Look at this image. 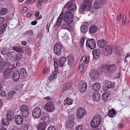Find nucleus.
<instances>
[{"label": "nucleus", "mask_w": 130, "mask_h": 130, "mask_svg": "<svg viewBox=\"0 0 130 130\" xmlns=\"http://www.w3.org/2000/svg\"><path fill=\"white\" fill-rule=\"evenodd\" d=\"M84 1L78 10L80 13H82L85 11H90L91 10L92 8L91 0H84Z\"/></svg>", "instance_id": "1"}, {"label": "nucleus", "mask_w": 130, "mask_h": 130, "mask_svg": "<svg viewBox=\"0 0 130 130\" xmlns=\"http://www.w3.org/2000/svg\"><path fill=\"white\" fill-rule=\"evenodd\" d=\"M74 0H72L69 1L64 6L65 8H68V11L72 12L75 11L77 8L76 5L74 3Z\"/></svg>", "instance_id": "2"}, {"label": "nucleus", "mask_w": 130, "mask_h": 130, "mask_svg": "<svg viewBox=\"0 0 130 130\" xmlns=\"http://www.w3.org/2000/svg\"><path fill=\"white\" fill-rule=\"evenodd\" d=\"M101 120L100 115H98L96 117H94L91 122V126L93 128H96L99 125Z\"/></svg>", "instance_id": "3"}, {"label": "nucleus", "mask_w": 130, "mask_h": 130, "mask_svg": "<svg viewBox=\"0 0 130 130\" xmlns=\"http://www.w3.org/2000/svg\"><path fill=\"white\" fill-rule=\"evenodd\" d=\"M62 46L60 43H57L54 45V53L57 56H59L61 54V49Z\"/></svg>", "instance_id": "4"}, {"label": "nucleus", "mask_w": 130, "mask_h": 130, "mask_svg": "<svg viewBox=\"0 0 130 130\" xmlns=\"http://www.w3.org/2000/svg\"><path fill=\"white\" fill-rule=\"evenodd\" d=\"M20 109L23 117L24 118L27 117L29 113L28 107L27 106L23 105L21 106Z\"/></svg>", "instance_id": "5"}, {"label": "nucleus", "mask_w": 130, "mask_h": 130, "mask_svg": "<svg viewBox=\"0 0 130 130\" xmlns=\"http://www.w3.org/2000/svg\"><path fill=\"white\" fill-rule=\"evenodd\" d=\"M13 73V69L12 68H7L4 72V76L6 79L10 78L12 75Z\"/></svg>", "instance_id": "6"}, {"label": "nucleus", "mask_w": 130, "mask_h": 130, "mask_svg": "<svg viewBox=\"0 0 130 130\" xmlns=\"http://www.w3.org/2000/svg\"><path fill=\"white\" fill-rule=\"evenodd\" d=\"M113 50L112 45H108L105 47L103 54L105 56H108L112 53Z\"/></svg>", "instance_id": "7"}, {"label": "nucleus", "mask_w": 130, "mask_h": 130, "mask_svg": "<svg viewBox=\"0 0 130 130\" xmlns=\"http://www.w3.org/2000/svg\"><path fill=\"white\" fill-rule=\"evenodd\" d=\"M32 115L33 117L36 118H39L41 115V109L39 107H36L33 110L32 112Z\"/></svg>", "instance_id": "8"}, {"label": "nucleus", "mask_w": 130, "mask_h": 130, "mask_svg": "<svg viewBox=\"0 0 130 130\" xmlns=\"http://www.w3.org/2000/svg\"><path fill=\"white\" fill-rule=\"evenodd\" d=\"M45 108L48 111L52 112L55 110V107L53 102L50 101L46 104Z\"/></svg>", "instance_id": "9"}, {"label": "nucleus", "mask_w": 130, "mask_h": 130, "mask_svg": "<svg viewBox=\"0 0 130 130\" xmlns=\"http://www.w3.org/2000/svg\"><path fill=\"white\" fill-rule=\"evenodd\" d=\"M86 45L91 49H94L96 46L95 41L93 39H89L86 42Z\"/></svg>", "instance_id": "10"}, {"label": "nucleus", "mask_w": 130, "mask_h": 130, "mask_svg": "<svg viewBox=\"0 0 130 130\" xmlns=\"http://www.w3.org/2000/svg\"><path fill=\"white\" fill-rule=\"evenodd\" d=\"M85 113V109L82 108H79L77 110L76 117L78 119H80L84 116Z\"/></svg>", "instance_id": "11"}, {"label": "nucleus", "mask_w": 130, "mask_h": 130, "mask_svg": "<svg viewBox=\"0 0 130 130\" xmlns=\"http://www.w3.org/2000/svg\"><path fill=\"white\" fill-rule=\"evenodd\" d=\"M116 66L115 64L107 66V73L111 74L115 72L116 69Z\"/></svg>", "instance_id": "12"}, {"label": "nucleus", "mask_w": 130, "mask_h": 130, "mask_svg": "<svg viewBox=\"0 0 130 130\" xmlns=\"http://www.w3.org/2000/svg\"><path fill=\"white\" fill-rule=\"evenodd\" d=\"M67 59L69 65L72 66L74 65L75 59L72 54H70L68 55L67 57Z\"/></svg>", "instance_id": "13"}, {"label": "nucleus", "mask_w": 130, "mask_h": 130, "mask_svg": "<svg viewBox=\"0 0 130 130\" xmlns=\"http://www.w3.org/2000/svg\"><path fill=\"white\" fill-rule=\"evenodd\" d=\"M16 124L18 125L21 124L23 122V119L22 116L20 115L16 116L14 117Z\"/></svg>", "instance_id": "14"}, {"label": "nucleus", "mask_w": 130, "mask_h": 130, "mask_svg": "<svg viewBox=\"0 0 130 130\" xmlns=\"http://www.w3.org/2000/svg\"><path fill=\"white\" fill-rule=\"evenodd\" d=\"M101 51L99 49H95L93 50L92 52V54L93 58L96 59H98L101 55Z\"/></svg>", "instance_id": "15"}, {"label": "nucleus", "mask_w": 130, "mask_h": 130, "mask_svg": "<svg viewBox=\"0 0 130 130\" xmlns=\"http://www.w3.org/2000/svg\"><path fill=\"white\" fill-rule=\"evenodd\" d=\"M12 78L14 81L17 82L18 81L20 76L19 72L17 70H15L13 72V74Z\"/></svg>", "instance_id": "16"}, {"label": "nucleus", "mask_w": 130, "mask_h": 130, "mask_svg": "<svg viewBox=\"0 0 130 130\" xmlns=\"http://www.w3.org/2000/svg\"><path fill=\"white\" fill-rule=\"evenodd\" d=\"M89 24L88 22H86L83 23V25L81 27V32L83 34L86 33L87 31L88 28Z\"/></svg>", "instance_id": "17"}, {"label": "nucleus", "mask_w": 130, "mask_h": 130, "mask_svg": "<svg viewBox=\"0 0 130 130\" xmlns=\"http://www.w3.org/2000/svg\"><path fill=\"white\" fill-rule=\"evenodd\" d=\"M114 84L113 82H106L104 86L103 90L104 91H106L107 89L114 86Z\"/></svg>", "instance_id": "18"}, {"label": "nucleus", "mask_w": 130, "mask_h": 130, "mask_svg": "<svg viewBox=\"0 0 130 130\" xmlns=\"http://www.w3.org/2000/svg\"><path fill=\"white\" fill-rule=\"evenodd\" d=\"M58 73H59L58 71H54L48 76V79L51 81L55 79L56 78L57 75Z\"/></svg>", "instance_id": "19"}, {"label": "nucleus", "mask_w": 130, "mask_h": 130, "mask_svg": "<svg viewBox=\"0 0 130 130\" xmlns=\"http://www.w3.org/2000/svg\"><path fill=\"white\" fill-rule=\"evenodd\" d=\"M19 73L20 76L23 79H25L27 75L26 69L24 68H22L20 69Z\"/></svg>", "instance_id": "20"}, {"label": "nucleus", "mask_w": 130, "mask_h": 130, "mask_svg": "<svg viewBox=\"0 0 130 130\" xmlns=\"http://www.w3.org/2000/svg\"><path fill=\"white\" fill-rule=\"evenodd\" d=\"M74 125V122H71L67 121L66 122L65 127L68 130H72Z\"/></svg>", "instance_id": "21"}, {"label": "nucleus", "mask_w": 130, "mask_h": 130, "mask_svg": "<svg viewBox=\"0 0 130 130\" xmlns=\"http://www.w3.org/2000/svg\"><path fill=\"white\" fill-rule=\"evenodd\" d=\"M87 84L85 82L83 83L81 85L80 84L79 86V89L80 92L83 93L85 92L87 88Z\"/></svg>", "instance_id": "22"}, {"label": "nucleus", "mask_w": 130, "mask_h": 130, "mask_svg": "<svg viewBox=\"0 0 130 130\" xmlns=\"http://www.w3.org/2000/svg\"><path fill=\"white\" fill-rule=\"evenodd\" d=\"M14 112L12 110H8L7 113L6 117L8 120L10 121L12 120L14 117Z\"/></svg>", "instance_id": "23"}, {"label": "nucleus", "mask_w": 130, "mask_h": 130, "mask_svg": "<svg viewBox=\"0 0 130 130\" xmlns=\"http://www.w3.org/2000/svg\"><path fill=\"white\" fill-rule=\"evenodd\" d=\"M97 44L100 48H103L106 45V42L105 40L102 39L98 41L97 42Z\"/></svg>", "instance_id": "24"}, {"label": "nucleus", "mask_w": 130, "mask_h": 130, "mask_svg": "<svg viewBox=\"0 0 130 130\" xmlns=\"http://www.w3.org/2000/svg\"><path fill=\"white\" fill-rule=\"evenodd\" d=\"M46 126L47 124L46 123L41 122L38 126L37 129L38 130H45Z\"/></svg>", "instance_id": "25"}, {"label": "nucleus", "mask_w": 130, "mask_h": 130, "mask_svg": "<svg viewBox=\"0 0 130 130\" xmlns=\"http://www.w3.org/2000/svg\"><path fill=\"white\" fill-rule=\"evenodd\" d=\"M12 48L13 50L18 53H22L23 52V49L18 46H13Z\"/></svg>", "instance_id": "26"}, {"label": "nucleus", "mask_w": 130, "mask_h": 130, "mask_svg": "<svg viewBox=\"0 0 130 130\" xmlns=\"http://www.w3.org/2000/svg\"><path fill=\"white\" fill-rule=\"evenodd\" d=\"M92 86L93 90L95 91H98L100 90V88L101 85L100 83L96 82L93 84L92 85Z\"/></svg>", "instance_id": "27"}, {"label": "nucleus", "mask_w": 130, "mask_h": 130, "mask_svg": "<svg viewBox=\"0 0 130 130\" xmlns=\"http://www.w3.org/2000/svg\"><path fill=\"white\" fill-rule=\"evenodd\" d=\"M107 66L106 64H103L99 67V70L100 71L106 72L107 73Z\"/></svg>", "instance_id": "28"}, {"label": "nucleus", "mask_w": 130, "mask_h": 130, "mask_svg": "<svg viewBox=\"0 0 130 130\" xmlns=\"http://www.w3.org/2000/svg\"><path fill=\"white\" fill-rule=\"evenodd\" d=\"M70 24L67 23H64L60 26V28L61 29H66L69 31L70 30Z\"/></svg>", "instance_id": "29"}, {"label": "nucleus", "mask_w": 130, "mask_h": 130, "mask_svg": "<svg viewBox=\"0 0 130 130\" xmlns=\"http://www.w3.org/2000/svg\"><path fill=\"white\" fill-rule=\"evenodd\" d=\"M116 110L113 108L112 109V110L110 109L108 112V116L112 118L114 116L116 115Z\"/></svg>", "instance_id": "30"}, {"label": "nucleus", "mask_w": 130, "mask_h": 130, "mask_svg": "<svg viewBox=\"0 0 130 130\" xmlns=\"http://www.w3.org/2000/svg\"><path fill=\"white\" fill-rule=\"evenodd\" d=\"M66 58L62 57L60 58L59 60V66L61 67H62L65 66L64 63L66 61Z\"/></svg>", "instance_id": "31"}, {"label": "nucleus", "mask_w": 130, "mask_h": 130, "mask_svg": "<svg viewBox=\"0 0 130 130\" xmlns=\"http://www.w3.org/2000/svg\"><path fill=\"white\" fill-rule=\"evenodd\" d=\"M15 55V57L13 59V60L17 62L19 61L22 59L23 57L22 54H18Z\"/></svg>", "instance_id": "32"}, {"label": "nucleus", "mask_w": 130, "mask_h": 130, "mask_svg": "<svg viewBox=\"0 0 130 130\" xmlns=\"http://www.w3.org/2000/svg\"><path fill=\"white\" fill-rule=\"evenodd\" d=\"M97 29V27L94 25H93L90 27L89 31L90 33H94L96 31Z\"/></svg>", "instance_id": "33"}, {"label": "nucleus", "mask_w": 130, "mask_h": 130, "mask_svg": "<svg viewBox=\"0 0 130 130\" xmlns=\"http://www.w3.org/2000/svg\"><path fill=\"white\" fill-rule=\"evenodd\" d=\"M99 74L98 72L96 70H92L90 71V76L94 78L98 76V75Z\"/></svg>", "instance_id": "34"}, {"label": "nucleus", "mask_w": 130, "mask_h": 130, "mask_svg": "<svg viewBox=\"0 0 130 130\" xmlns=\"http://www.w3.org/2000/svg\"><path fill=\"white\" fill-rule=\"evenodd\" d=\"M110 94V92H106L104 93L102 95V100L104 101L107 100Z\"/></svg>", "instance_id": "35"}, {"label": "nucleus", "mask_w": 130, "mask_h": 130, "mask_svg": "<svg viewBox=\"0 0 130 130\" xmlns=\"http://www.w3.org/2000/svg\"><path fill=\"white\" fill-rule=\"evenodd\" d=\"M73 17H67V18H64V21L67 23L71 24L73 21Z\"/></svg>", "instance_id": "36"}, {"label": "nucleus", "mask_w": 130, "mask_h": 130, "mask_svg": "<svg viewBox=\"0 0 130 130\" xmlns=\"http://www.w3.org/2000/svg\"><path fill=\"white\" fill-rule=\"evenodd\" d=\"M7 26V24L5 23L3 24L0 27V34H3L4 33L6 29Z\"/></svg>", "instance_id": "37"}, {"label": "nucleus", "mask_w": 130, "mask_h": 130, "mask_svg": "<svg viewBox=\"0 0 130 130\" xmlns=\"http://www.w3.org/2000/svg\"><path fill=\"white\" fill-rule=\"evenodd\" d=\"M8 9L5 8H0V15H5L7 12Z\"/></svg>", "instance_id": "38"}, {"label": "nucleus", "mask_w": 130, "mask_h": 130, "mask_svg": "<svg viewBox=\"0 0 130 130\" xmlns=\"http://www.w3.org/2000/svg\"><path fill=\"white\" fill-rule=\"evenodd\" d=\"M102 4L101 3H100L98 1H95L93 5V7L94 8L96 9L100 8Z\"/></svg>", "instance_id": "39"}, {"label": "nucleus", "mask_w": 130, "mask_h": 130, "mask_svg": "<svg viewBox=\"0 0 130 130\" xmlns=\"http://www.w3.org/2000/svg\"><path fill=\"white\" fill-rule=\"evenodd\" d=\"M15 91H12L9 93L8 94V98H12L13 96L17 94Z\"/></svg>", "instance_id": "40"}, {"label": "nucleus", "mask_w": 130, "mask_h": 130, "mask_svg": "<svg viewBox=\"0 0 130 130\" xmlns=\"http://www.w3.org/2000/svg\"><path fill=\"white\" fill-rule=\"evenodd\" d=\"M93 98L94 100L95 101H98L100 98V95L98 93H96L94 94L93 93Z\"/></svg>", "instance_id": "41"}, {"label": "nucleus", "mask_w": 130, "mask_h": 130, "mask_svg": "<svg viewBox=\"0 0 130 130\" xmlns=\"http://www.w3.org/2000/svg\"><path fill=\"white\" fill-rule=\"evenodd\" d=\"M70 17H73V14L72 12L68 11H66L64 13V18Z\"/></svg>", "instance_id": "42"}, {"label": "nucleus", "mask_w": 130, "mask_h": 130, "mask_svg": "<svg viewBox=\"0 0 130 130\" xmlns=\"http://www.w3.org/2000/svg\"><path fill=\"white\" fill-rule=\"evenodd\" d=\"M8 48L6 47H4L1 51V54L3 55H5L7 54L8 51Z\"/></svg>", "instance_id": "43"}, {"label": "nucleus", "mask_w": 130, "mask_h": 130, "mask_svg": "<svg viewBox=\"0 0 130 130\" xmlns=\"http://www.w3.org/2000/svg\"><path fill=\"white\" fill-rule=\"evenodd\" d=\"M68 121H70L71 122H74V120L75 119V117L74 116V115L72 114L69 115L68 116Z\"/></svg>", "instance_id": "44"}, {"label": "nucleus", "mask_w": 130, "mask_h": 130, "mask_svg": "<svg viewBox=\"0 0 130 130\" xmlns=\"http://www.w3.org/2000/svg\"><path fill=\"white\" fill-rule=\"evenodd\" d=\"M29 126L26 123H23L21 126V129L23 130H28Z\"/></svg>", "instance_id": "45"}, {"label": "nucleus", "mask_w": 130, "mask_h": 130, "mask_svg": "<svg viewBox=\"0 0 130 130\" xmlns=\"http://www.w3.org/2000/svg\"><path fill=\"white\" fill-rule=\"evenodd\" d=\"M33 34V32L32 30H26L23 34L24 35L31 36Z\"/></svg>", "instance_id": "46"}, {"label": "nucleus", "mask_w": 130, "mask_h": 130, "mask_svg": "<svg viewBox=\"0 0 130 130\" xmlns=\"http://www.w3.org/2000/svg\"><path fill=\"white\" fill-rule=\"evenodd\" d=\"M72 100L71 99L67 98L66 100L64 101V103H66L67 105H70L72 104Z\"/></svg>", "instance_id": "47"}, {"label": "nucleus", "mask_w": 130, "mask_h": 130, "mask_svg": "<svg viewBox=\"0 0 130 130\" xmlns=\"http://www.w3.org/2000/svg\"><path fill=\"white\" fill-rule=\"evenodd\" d=\"M71 86L70 83H67L66 87L63 89L62 90L63 91H67V90L71 89Z\"/></svg>", "instance_id": "48"}, {"label": "nucleus", "mask_w": 130, "mask_h": 130, "mask_svg": "<svg viewBox=\"0 0 130 130\" xmlns=\"http://www.w3.org/2000/svg\"><path fill=\"white\" fill-rule=\"evenodd\" d=\"M15 55V53L14 52H8L7 55L10 58L13 57Z\"/></svg>", "instance_id": "49"}, {"label": "nucleus", "mask_w": 130, "mask_h": 130, "mask_svg": "<svg viewBox=\"0 0 130 130\" xmlns=\"http://www.w3.org/2000/svg\"><path fill=\"white\" fill-rule=\"evenodd\" d=\"M8 120H7V119L3 118L2 119V123L3 124L5 125H8L9 124V122L8 121Z\"/></svg>", "instance_id": "50"}, {"label": "nucleus", "mask_w": 130, "mask_h": 130, "mask_svg": "<svg viewBox=\"0 0 130 130\" xmlns=\"http://www.w3.org/2000/svg\"><path fill=\"white\" fill-rule=\"evenodd\" d=\"M53 60L54 67L55 68H57L58 67V64L57 59L56 58H54Z\"/></svg>", "instance_id": "51"}, {"label": "nucleus", "mask_w": 130, "mask_h": 130, "mask_svg": "<svg viewBox=\"0 0 130 130\" xmlns=\"http://www.w3.org/2000/svg\"><path fill=\"white\" fill-rule=\"evenodd\" d=\"M62 20L57 19L55 25L56 27L59 26L61 24Z\"/></svg>", "instance_id": "52"}, {"label": "nucleus", "mask_w": 130, "mask_h": 130, "mask_svg": "<svg viewBox=\"0 0 130 130\" xmlns=\"http://www.w3.org/2000/svg\"><path fill=\"white\" fill-rule=\"evenodd\" d=\"M25 52L27 55H30L31 53V50L30 48H27L25 50Z\"/></svg>", "instance_id": "53"}, {"label": "nucleus", "mask_w": 130, "mask_h": 130, "mask_svg": "<svg viewBox=\"0 0 130 130\" xmlns=\"http://www.w3.org/2000/svg\"><path fill=\"white\" fill-rule=\"evenodd\" d=\"M6 63L2 61H0V72L2 71V69L3 68L4 66L5 65Z\"/></svg>", "instance_id": "54"}, {"label": "nucleus", "mask_w": 130, "mask_h": 130, "mask_svg": "<svg viewBox=\"0 0 130 130\" xmlns=\"http://www.w3.org/2000/svg\"><path fill=\"white\" fill-rule=\"evenodd\" d=\"M122 14L121 13H119L117 14V19L118 21H120L121 20Z\"/></svg>", "instance_id": "55"}, {"label": "nucleus", "mask_w": 130, "mask_h": 130, "mask_svg": "<svg viewBox=\"0 0 130 130\" xmlns=\"http://www.w3.org/2000/svg\"><path fill=\"white\" fill-rule=\"evenodd\" d=\"M44 0H39L37 2V6L38 7L41 6L43 3Z\"/></svg>", "instance_id": "56"}, {"label": "nucleus", "mask_w": 130, "mask_h": 130, "mask_svg": "<svg viewBox=\"0 0 130 130\" xmlns=\"http://www.w3.org/2000/svg\"><path fill=\"white\" fill-rule=\"evenodd\" d=\"M84 65L83 64H80L79 67V70H80V72H81L84 68Z\"/></svg>", "instance_id": "57"}, {"label": "nucleus", "mask_w": 130, "mask_h": 130, "mask_svg": "<svg viewBox=\"0 0 130 130\" xmlns=\"http://www.w3.org/2000/svg\"><path fill=\"white\" fill-rule=\"evenodd\" d=\"M85 38L84 37H82L80 39V42L81 43V45H83L84 44V43L85 41Z\"/></svg>", "instance_id": "58"}, {"label": "nucleus", "mask_w": 130, "mask_h": 130, "mask_svg": "<svg viewBox=\"0 0 130 130\" xmlns=\"http://www.w3.org/2000/svg\"><path fill=\"white\" fill-rule=\"evenodd\" d=\"M84 62L86 64H87L89 62V57H84Z\"/></svg>", "instance_id": "59"}, {"label": "nucleus", "mask_w": 130, "mask_h": 130, "mask_svg": "<svg viewBox=\"0 0 130 130\" xmlns=\"http://www.w3.org/2000/svg\"><path fill=\"white\" fill-rule=\"evenodd\" d=\"M63 12H62L59 15V17L58 18L62 20H63Z\"/></svg>", "instance_id": "60"}, {"label": "nucleus", "mask_w": 130, "mask_h": 130, "mask_svg": "<svg viewBox=\"0 0 130 130\" xmlns=\"http://www.w3.org/2000/svg\"><path fill=\"white\" fill-rule=\"evenodd\" d=\"M5 18L3 17H0V23L2 24L4 22Z\"/></svg>", "instance_id": "61"}, {"label": "nucleus", "mask_w": 130, "mask_h": 130, "mask_svg": "<svg viewBox=\"0 0 130 130\" xmlns=\"http://www.w3.org/2000/svg\"><path fill=\"white\" fill-rule=\"evenodd\" d=\"M47 130H56L54 126H49Z\"/></svg>", "instance_id": "62"}, {"label": "nucleus", "mask_w": 130, "mask_h": 130, "mask_svg": "<svg viewBox=\"0 0 130 130\" xmlns=\"http://www.w3.org/2000/svg\"><path fill=\"white\" fill-rule=\"evenodd\" d=\"M0 95L1 96L3 97L5 96L6 95L5 92L4 91H2L0 93Z\"/></svg>", "instance_id": "63"}, {"label": "nucleus", "mask_w": 130, "mask_h": 130, "mask_svg": "<svg viewBox=\"0 0 130 130\" xmlns=\"http://www.w3.org/2000/svg\"><path fill=\"white\" fill-rule=\"evenodd\" d=\"M83 126L81 125H79L76 128V130H82Z\"/></svg>", "instance_id": "64"}]
</instances>
